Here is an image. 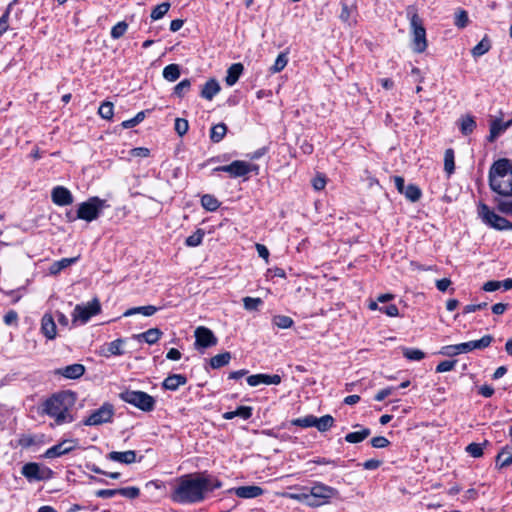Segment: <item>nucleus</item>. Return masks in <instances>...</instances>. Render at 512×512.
Here are the masks:
<instances>
[{"label": "nucleus", "instance_id": "1", "mask_svg": "<svg viewBox=\"0 0 512 512\" xmlns=\"http://www.w3.org/2000/svg\"><path fill=\"white\" fill-rule=\"evenodd\" d=\"M202 473H190L176 478L172 484L170 498L179 504H194L205 499Z\"/></svg>", "mask_w": 512, "mask_h": 512}, {"label": "nucleus", "instance_id": "2", "mask_svg": "<svg viewBox=\"0 0 512 512\" xmlns=\"http://www.w3.org/2000/svg\"><path fill=\"white\" fill-rule=\"evenodd\" d=\"M75 402V393L71 391L55 393L42 403L41 414L52 418L56 426L71 423L74 421L72 409Z\"/></svg>", "mask_w": 512, "mask_h": 512}, {"label": "nucleus", "instance_id": "3", "mask_svg": "<svg viewBox=\"0 0 512 512\" xmlns=\"http://www.w3.org/2000/svg\"><path fill=\"white\" fill-rule=\"evenodd\" d=\"M489 183L493 191L503 196L512 195V163L508 159H499L491 166Z\"/></svg>", "mask_w": 512, "mask_h": 512}, {"label": "nucleus", "instance_id": "4", "mask_svg": "<svg viewBox=\"0 0 512 512\" xmlns=\"http://www.w3.org/2000/svg\"><path fill=\"white\" fill-rule=\"evenodd\" d=\"M493 340L494 337L492 335H484L481 339L478 340L444 346L440 353L446 356H455L462 353H468L476 349L482 350L489 347Z\"/></svg>", "mask_w": 512, "mask_h": 512}, {"label": "nucleus", "instance_id": "5", "mask_svg": "<svg viewBox=\"0 0 512 512\" xmlns=\"http://www.w3.org/2000/svg\"><path fill=\"white\" fill-rule=\"evenodd\" d=\"M106 207H109L106 200L100 199L97 196L90 197L87 201L79 204L76 218L91 222L96 220Z\"/></svg>", "mask_w": 512, "mask_h": 512}, {"label": "nucleus", "instance_id": "6", "mask_svg": "<svg viewBox=\"0 0 512 512\" xmlns=\"http://www.w3.org/2000/svg\"><path fill=\"white\" fill-rule=\"evenodd\" d=\"M119 397L122 401L145 412H150L155 407V399L143 391L125 390L119 394Z\"/></svg>", "mask_w": 512, "mask_h": 512}, {"label": "nucleus", "instance_id": "7", "mask_svg": "<svg viewBox=\"0 0 512 512\" xmlns=\"http://www.w3.org/2000/svg\"><path fill=\"white\" fill-rule=\"evenodd\" d=\"M410 26L412 31L413 50L417 53H422L427 48L426 30L417 13H413L411 15Z\"/></svg>", "mask_w": 512, "mask_h": 512}, {"label": "nucleus", "instance_id": "8", "mask_svg": "<svg viewBox=\"0 0 512 512\" xmlns=\"http://www.w3.org/2000/svg\"><path fill=\"white\" fill-rule=\"evenodd\" d=\"M478 214L485 224L495 229L505 230L512 228V224H510V222L506 218L496 214L484 203L479 204Z\"/></svg>", "mask_w": 512, "mask_h": 512}, {"label": "nucleus", "instance_id": "9", "mask_svg": "<svg viewBox=\"0 0 512 512\" xmlns=\"http://www.w3.org/2000/svg\"><path fill=\"white\" fill-rule=\"evenodd\" d=\"M216 172H225L232 178L245 177L251 172H258V166L242 160H235L228 165L218 166Z\"/></svg>", "mask_w": 512, "mask_h": 512}, {"label": "nucleus", "instance_id": "10", "mask_svg": "<svg viewBox=\"0 0 512 512\" xmlns=\"http://www.w3.org/2000/svg\"><path fill=\"white\" fill-rule=\"evenodd\" d=\"M22 475L30 482L45 481L53 476V471L35 462L26 463L21 470Z\"/></svg>", "mask_w": 512, "mask_h": 512}, {"label": "nucleus", "instance_id": "11", "mask_svg": "<svg viewBox=\"0 0 512 512\" xmlns=\"http://www.w3.org/2000/svg\"><path fill=\"white\" fill-rule=\"evenodd\" d=\"M114 416V407L110 403H104L100 408L94 410L89 417H87L83 424L86 426H97L112 421Z\"/></svg>", "mask_w": 512, "mask_h": 512}, {"label": "nucleus", "instance_id": "12", "mask_svg": "<svg viewBox=\"0 0 512 512\" xmlns=\"http://www.w3.org/2000/svg\"><path fill=\"white\" fill-rule=\"evenodd\" d=\"M310 495L313 497L312 502L319 503V506L329 502V500L338 494V491L323 483H315L310 489Z\"/></svg>", "mask_w": 512, "mask_h": 512}, {"label": "nucleus", "instance_id": "13", "mask_svg": "<svg viewBox=\"0 0 512 512\" xmlns=\"http://www.w3.org/2000/svg\"><path fill=\"white\" fill-rule=\"evenodd\" d=\"M101 306L97 299L89 302L87 305H76L73 312V322L80 321L86 323L92 316L100 312Z\"/></svg>", "mask_w": 512, "mask_h": 512}, {"label": "nucleus", "instance_id": "14", "mask_svg": "<svg viewBox=\"0 0 512 512\" xmlns=\"http://www.w3.org/2000/svg\"><path fill=\"white\" fill-rule=\"evenodd\" d=\"M77 443L78 441L76 439H65L62 442L47 449L44 456L49 459L60 457L73 451L77 447Z\"/></svg>", "mask_w": 512, "mask_h": 512}, {"label": "nucleus", "instance_id": "15", "mask_svg": "<svg viewBox=\"0 0 512 512\" xmlns=\"http://www.w3.org/2000/svg\"><path fill=\"white\" fill-rule=\"evenodd\" d=\"M124 339H116L112 342L105 343L100 346L98 354L102 357L109 358L111 356H120L124 354L123 345Z\"/></svg>", "mask_w": 512, "mask_h": 512}, {"label": "nucleus", "instance_id": "16", "mask_svg": "<svg viewBox=\"0 0 512 512\" xmlns=\"http://www.w3.org/2000/svg\"><path fill=\"white\" fill-rule=\"evenodd\" d=\"M195 338L196 345L203 348L214 346L217 343V338L214 336L213 332L203 326L196 328Z\"/></svg>", "mask_w": 512, "mask_h": 512}, {"label": "nucleus", "instance_id": "17", "mask_svg": "<svg viewBox=\"0 0 512 512\" xmlns=\"http://www.w3.org/2000/svg\"><path fill=\"white\" fill-rule=\"evenodd\" d=\"M86 369L85 366L80 363H74L65 367H61L55 370L56 375L63 376L67 379H79L84 375Z\"/></svg>", "mask_w": 512, "mask_h": 512}, {"label": "nucleus", "instance_id": "18", "mask_svg": "<svg viewBox=\"0 0 512 512\" xmlns=\"http://www.w3.org/2000/svg\"><path fill=\"white\" fill-rule=\"evenodd\" d=\"M247 383L252 387L258 386L260 384L278 385L281 383V377L278 374H255L247 377Z\"/></svg>", "mask_w": 512, "mask_h": 512}, {"label": "nucleus", "instance_id": "19", "mask_svg": "<svg viewBox=\"0 0 512 512\" xmlns=\"http://www.w3.org/2000/svg\"><path fill=\"white\" fill-rule=\"evenodd\" d=\"M51 197L52 201L59 206H67L73 203L71 192L63 186L53 188Z\"/></svg>", "mask_w": 512, "mask_h": 512}, {"label": "nucleus", "instance_id": "20", "mask_svg": "<svg viewBox=\"0 0 512 512\" xmlns=\"http://www.w3.org/2000/svg\"><path fill=\"white\" fill-rule=\"evenodd\" d=\"M357 7L356 5H348L347 3L341 4V13L339 15L340 20L349 27H353L357 24Z\"/></svg>", "mask_w": 512, "mask_h": 512}, {"label": "nucleus", "instance_id": "21", "mask_svg": "<svg viewBox=\"0 0 512 512\" xmlns=\"http://www.w3.org/2000/svg\"><path fill=\"white\" fill-rule=\"evenodd\" d=\"M230 491L233 492L237 497L243 499L257 498L264 493V490L256 485L235 487Z\"/></svg>", "mask_w": 512, "mask_h": 512}, {"label": "nucleus", "instance_id": "22", "mask_svg": "<svg viewBox=\"0 0 512 512\" xmlns=\"http://www.w3.org/2000/svg\"><path fill=\"white\" fill-rule=\"evenodd\" d=\"M41 332L48 340L56 338L57 327L55 319L50 313H45L41 319Z\"/></svg>", "mask_w": 512, "mask_h": 512}, {"label": "nucleus", "instance_id": "23", "mask_svg": "<svg viewBox=\"0 0 512 512\" xmlns=\"http://www.w3.org/2000/svg\"><path fill=\"white\" fill-rule=\"evenodd\" d=\"M512 126V119L503 122L501 119H495L490 124L489 142H494L503 132Z\"/></svg>", "mask_w": 512, "mask_h": 512}, {"label": "nucleus", "instance_id": "24", "mask_svg": "<svg viewBox=\"0 0 512 512\" xmlns=\"http://www.w3.org/2000/svg\"><path fill=\"white\" fill-rule=\"evenodd\" d=\"M107 458L114 462L122 464H132L136 461V452L133 450H127L123 452L112 451L107 454Z\"/></svg>", "mask_w": 512, "mask_h": 512}, {"label": "nucleus", "instance_id": "25", "mask_svg": "<svg viewBox=\"0 0 512 512\" xmlns=\"http://www.w3.org/2000/svg\"><path fill=\"white\" fill-rule=\"evenodd\" d=\"M187 378L182 374H172L166 377L162 383V386L166 390L175 391L180 386L185 385Z\"/></svg>", "mask_w": 512, "mask_h": 512}, {"label": "nucleus", "instance_id": "26", "mask_svg": "<svg viewBox=\"0 0 512 512\" xmlns=\"http://www.w3.org/2000/svg\"><path fill=\"white\" fill-rule=\"evenodd\" d=\"M220 91V85L217 80L210 79L202 87L201 97L206 100H212Z\"/></svg>", "mask_w": 512, "mask_h": 512}, {"label": "nucleus", "instance_id": "27", "mask_svg": "<svg viewBox=\"0 0 512 512\" xmlns=\"http://www.w3.org/2000/svg\"><path fill=\"white\" fill-rule=\"evenodd\" d=\"M244 66L242 63H234L232 64L228 70L225 78V82L228 86H233L239 80L241 74L243 73Z\"/></svg>", "mask_w": 512, "mask_h": 512}, {"label": "nucleus", "instance_id": "28", "mask_svg": "<svg viewBox=\"0 0 512 512\" xmlns=\"http://www.w3.org/2000/svg\"><path fill=\"white\" fill-rule=\"evenodd\" d=\"M252 411H253V409L250 406H239L234 411L225 412L223 414V418L226 420H230L235 417H240L244 420H247L252 416Z\"/></svg>", "mask_w": 512, "mask_h": 512}, {"label": "nucleus", "instance_id": "29", "mask_svg": "<svg viewBox=\"0 0 512 512\" xmlns=\"http://www.w3.org/2000/svg\"><path fill=\"white\" fill-rule=\"evenodd\" d=\"M158 311V308L153 305H147V306H139V307H133L128 310H126L123 313L124 317H129L135 314H142L143 316L150 317L154 315Z\"/></svg>", "mask_w": 512, "mask_h": 512}, {"label": "nucleus", "instance_id": "30", "mask_svg": "<svg viewBox=\"0 0 512 512\" xmlns=\"http://www.w3.org/2000/svg\"><path fill=\"white\" fill-rule=\"evenodd\" d=\"M202 483L204 494L211 492L215 489H219L222 487V482L206 473H202Z\"/></svg>", "mask_w": 512, "mask_h": 512}, {"label": "nucleus", "instance_id": "31", "mask_svg": "<svg viewBox=\"0 0 512 512\" xmlns=\"http://www.w3.org/2000/svg\"><path fill=\"white\" fill-rule=\"evenodd\" d=\"M78 260V257H72V258H63L59 261H55L49 268V271L51 274L56 275L61 270L69 267L70 265L76 263Z\"/></svg>", "mask_w": 512, "mask_h": 512}, {"label": "nucleus", "instance_id": "32", "mask_svg": "<svg viewBox=\"0 0 512 512\" xmlns=\"http://www.w3.org/2000/svg\"><path fill=\"white\" fill-rule=\"evenodd\" d=\"M370 434L371 430L369 428H363L360 431L346 434L345 441L352 444L359 443L365 440Z\"/></svg>", "mask_w": 512, "mask_h": 512}, {"label": "nucleus", "instance_id": "33", "mask_svg": "<svg viewBox=\"0 0 512 512\" xmlns=\"http://www.w3.org/2000/svg\"><path fill=\"white\" fill-rule=\"evenodd\" d=\"M227 133V126L224 123H218L211 128L210 139L214 143H219Z\"/></svg>", "mask_w": 512, "mask_h": 512}, {"label": "nucleus", "instance_id": "34", "mask_svg": "<svg viewBox=\"0 0 512 512\" xmlns=\"http://www.w3.org/2000/svg\"><path fill=\"white\" fill-rule=\"evenodd\" d=\"M161 335L162 332L158 328H151L137 335V338L143 339L148 344H154L160 339Z\"/></svg>", "mask_w": 512, "mask_h": 512}, {"label": "nucleus", "instance_id": "35", "mask_svg": "<svg viewBox=\"0 0 512 512\" xmlns=\"http://www.w3.org/2000/svg\"><path fill=\"white\" fill-rule=\"evenodd\" d=\"M334 424V418L331 415H324L320 418L315 417L314 427L320 432L328 431Z\"/></svg>", "mask_w": 512, "mask_h": 512}, {"label": "nucleus", "instance_id": "36", "mask_svg": "<svg viewBox=\"0 0 512 512\" xmlns=\"http://www.w3.org/2000/svg\"><path fill=\"white\" fill-rule=\"evenodd\" d=\"M231 360L230 352H224L213 356L210 359V365L213 369H219L227 365Z\"/></svg>", "mask_w": 512, "mask_h": 512}, {"label": "nucleus", "instance_id": "37", "mask_svg": "<svg viewBox=\"0 0 512 512\" xmlns=\"http://www.w3.org/2000/svg\"><path fill=\"white\" fill-rule=\"evenodd\" d=\"M497 462L500 467H507L512 464V446H505L497 455Z\"/></svg>", "mask_w": 512, "mask_h": 512}, {"label": "nucleus", "instance_id": "38", "mask_svg": "<svg viewBox=\"0 0 512 512\" xmlns=\"http://www.w3.org/2000/svg\"><path fill=\"white\" fill-rule=\"evenodd\" d=\"M180 76V67L177 64H169L163 69V77L169 82L176 81Z\"/></svg>", "mask_w": 512, "mask_h": 512}, {"label": "nucleus", "instance_id": "39", "mask_svg": "<svg viewBox=\"0 0 512 512\" xmlns=\"http://www.w3.org/2000/svg\"><path fill=\"white\" fill-rule=\"evenodd\" d=\"M285 496L289 499L304 502L310 507H319V503L312 502L313 497L310 493H286Z\"/></svg>", "mask_w": 512, "mask_h": 512}, {"label": "nucleus", "instance_id": "40", "mask_svg": "<svg viewBox=\"0 0 512 512\" xmlns=\"http://www.w3.org/2000/svg\"><path fill=\"white\" fill-rule=\"evenodd\" d=\"M475 128L476 122L472 116L467 115L461 119L460 130L463 135L471 134Z\"/></svg>", "mask_w": 512, "mask_h": 512}, {"label": "nucleus", "instance_id": "41", "mask_svg": "<svg viewBox=\"0 0 512 512\" xmlns=\"http://www.w3.org/2000/svg\"><path fill=\"white\" fill-rule=\"evenodd\" d=\"M201 205L208 211H216L220 206V202L214 196L205 194L201 197Z\"/></svg>", "mask_w": 512, "mask_h": 512}, {"label": "nucleus", "instance_id": "42", "mask_svg": "<svg viewBox=\"0 0 512 512\" xmlns=\"http://www.w3.org/2000/svg\"><path fill=\"white\" fill-rule=\"evenodd\" d=\"M402 194H404L405 197L412 202L418 201L422 195L420 188L414 184H409L406 186Z\"/></svg>", "mask_w": 512, "mask_h": 512}, {"label": "nucleus", "instance_id": "43", "mask_svg": "<svg viewBox=\"0 0 512 512\" xmlns=\"http://www.w3.org/2000/svg\"><path fill=\"white\" fill-rule=\"evenodd\" d=\"M490 48V41L485 37L476 46L473 47L471 53L474 57H480L487 53Z\"/></svg>", "mask_w": 512, "mask_h": 512}, {"label": "nucleus", "instance_id": "44", "mask_svg": "<svg viewBox=\"0 0 512 512\" xmlns=\"http://www.w3.org/2000/svg\"><path fill=\"white\" fill-rule=\"evenodd\" d=\"M204 235V230L197 229L192 235L186 238L185 244L189 247H197L202 243Z\"/></svg>", "mask_w": 512, "mask_h": 512}, {"label": "nucleus", "instance_id": "45", "mask_svg": "<svg viewBox=\"0 0 512 512\" xmlns=\"http://www.w3.org/2000/svg\"><path fill=\"white\" fill-rule=\"evenodd\" d=\"M444 169L447 172L448 175H451L454 172L455 169V163H454V151L453 149L449 148L445 151L444 154Z\"/></svg>", "mask_w": 512, "mask_h": 512}, {"label": "nucleus", "instance_id": "46", "mask_svg": "<svg viewBox=\"0 0 512 512\" xmlns=\"http://www.w3.org/2000/svg\"><path fill=\"white\" fill-rule=\"evenodd\" d=\"M272 322L275 326L280 329H288L290 328L294 321L291 317L285 315H276L273 317Z\"/></svg>", "mask_w": 512, "mask_h": 512}, {"label": "nucleus", "instance_id": "47", "mask_svg": "<svg viewBox=\"0 0 512 512\" xmlns=\"http://www.w3.org/2000/svg\"><path fill=\"white\" fill-rule=\"evenodd\" d=\"M403 355L408 360L413 361H420L424 358L425 354L420 349H414V348H403L402 349Z\"/></svg>", "mask_w": 512, "mask_h": 512}, {"label": "nucleus", "instance_id": "48", "mask_svg": "<svg viewBox=\"0 0 512 512\" xmlns=\"http://www.w3.org/2000/svg\"><path fill=\"white\" fill-rule=\"evenodd\" d=\"M128 30V23L120 21L111 29V37L115 40L121 38Z\"/></svg>", "mask_w": 512, "mask_h": 512}, {"label": "nucleus", "instance_id": "49", "mask_svg": "<svg viewBox=\"0 0 512 512\" xmlns=\"http://www.w3.org/2000/svg\"><path fill=\"white\" fill-rule=\"evenodd\" d=\"M170 9V3L164 2L157 5L151 12V18L153 20L161 19Z\"/></svg>", "mask_w": 512, "mask_h": 512}, {"label": "nucleus", "instance_id": "50", "mask_svg": "<svg viewBox=\"0 0 512 512\" xmlns=\"http://www.w3.org/2000/svg\"><path fill=\"white\" fill-rule=\"evenodd\" d=\"M488 442L485 441L483 444L479 443H470L466 447V452L474 458H479L483 455V446L487 445Z\"/></svg>", "mask_w": 512, "mask_h": 512}, {"label": "nucleus", "instance_id": "51", "mask_svg": "<svg viewBox=\"0 0 512 512\" xmlns=\"http://www.w3.org/2000/svg\"><path fill=\"white\" fill-rule=\"evenodd\" d=\"M292 425L308 428V427H314L315 424V416L313 415H307L302 418L293 419L291 421Z\"/></svg>", "mask_w": 512, "mask_h": 512}, {"label": "nucleus", "instance_id": "52", "mask_svg": "<svg viewBox=\"0 0 512 512\" xmlns=\"http://www.w3.org/2000/svg\"><path fill=\"white\" fill-rule=\"evenodd\" d=\"M113 109V103L103 102L98 109V113L103 119L110 120L113 117Z\"/></svg>", "mask_w": 512, "mask_h": 512}, {"label": "nucleus", "instance_id": "53", "mask_svg": "<svg viewBox=\"0 0 512 512\" xmlns=\"http://www.w3.org/2000/svg\"><path fill=\"white\" fill-rule=\"evenodd\" d=\"M288 59L287 55L285 53H280L278 57L276 58L273 66L271 67V71L273 73H278L282 71L285 66L287 65Z\"/></svg>", "mask_w": 512, "mask_h": 512}, {"label": "nucleus", "instance_id": "54", "mask_svg": "<svg viewBox=\"0 0 512 512\" xmlns=\"http://www.w3.org/2000/svg\"><path fill=\"white\" fill-rule=\"evenodd\" d=\"M145 118V112L140 111L136 114L135 117L125 120L122 122V127L125 129L133 128L136 125H138L140 122H142Z\"/></svg>", "mask_w": 512, "mask_h": 512}, {"label": "nucleus", "instance_id": "55", "mask_svg": "<svg viewBox=\"0 0 512 512\" xmlns=\"http://www.w3.org/2000/svg\"><path fill=\"white\" fill-rule=\"evenodd\" d=\"M469 19L468 14L465 10H458L455 14V26L458 28H465L468 25Z\"/></svg>", "mask_w": 512, "mask_h": 512}, {"label": "nucleus", "instance_id": "56", "mask_svg": "<svg viewBox=\"0 0 512 512\" xmlns=\"http://www.w3.org/2000/svg\"><path fill=\"white\" fill-rule=\"evenodd\" d=\"M117 493L129 499H135L139 496L140 490L137 487H125L117 489Z\"/></svg>", "mask_w": 512, "mask_h": 512}, {"label": "nucleus", "instance_id": "57", "mask_svg": "<svg viewBox=\"0 0 512 512\" xmlns=\"http://www.w3.org/2000/svg\"><path fill=\"white\" fill-rule=\"evenodd\" d=\"M191 82L188 79H184L180 81L175 87H174V94L178 97H183L184 94L190 89Z\"/></svg>", "mask_w": 512, "mask_h": 512}, {"label": "nucleus", "instance_id": "58", "mask_svg": "<svg viewBox=\"0 0 512 512\" xmlns=\"http://www.w3.org/2000/svg\"><path fill=\"white\" fill-rule=\"evenodd\" d=\"M174 128L179 136H183L188 131V128H189L188 121L183 118H176Z\"/></svg>", "mask_w": 512, "mask_h": 512}, {"label": "nucleus", "instance_id": "59", "mask_svg": "<svg viewBox=\"0 0 512 512\" xmlns=\"http://www.w3.org/2000/svg\"><path fill=\"white\" fill-rule=\"evenodd\" d=\"M261 304L262 300L260 298L245 297L243 299V305L246 310H257Z\"/></svg>", "mask_w": 512, "mask_h": 512}, {"label": "nucleus", "instance_id": "60", "mask_svg": "<svg viewBox=\"0 0 512 512\" xmlns=\"http://www.w3.org/2000/svg\"><path fill=\"white\" fill-rule=\"evenodd\" d=\"M455 365H456V360L442 361L436 366V372L444 373V372L451 371L454 369Z\"/></svg>", "mask_w": 512, "mask_h": 512}, {"label": "nucleus", "instance_id": "61", "mask_svg": "<svg viewBox=\"0 0 512 512\" xmlns=\"http://www.w3.org/2000/svg\"><path fill=\"white\" fill-rule=\"evenodd\" d=\"M9 15H10V6L6 9L4 14L0 17V36H2L8 30Z\"/></svg>", "mask_w": 512, "mask_h": 512}, {"label": "nucleus", "instance_id": "62", "mask_svg": "<svg viewBox=\"0 0 512 512\" xmlns=\"http://www.w3.org/2000/svg\"><path fill=\"white\" fill-rule=\"evenodd\" d=\"M390 444L389 440L384 436H377L371 439V445L374 448H385Z\"/></svg>", "mask_w": 512, "mask_h": 512}, {"label": "nucleus", "instance_id": "63", "mask_svg": "<svg viewBox=\"0 0 512 512\" xmlns=\"http://www.w3.org/2000/svg\"><path fill=\"white\" fill-rule=\"evenodd\" d=\"M379 311H381L382 313H385L387 316H390V317H396L399 315L398 307L394 304L383 306V307L379 308Z\"/></svg>", "mask_w": 512, "mask_h": 512}, {"label": "nucleus", "instance_id": "64", "mask_svg": "<svg viewBox=\"0 0 512 512\" xmlns=\"http://www.w3.org/2000/svg\"><path fill=\"white\" fill-rule=\"evenodd\" d=\"M313 188L317 191L323 190L326 185V178L324 175H317L312 180Z\"/></svg>", "mask_w": 512, "mask_h": 512}]
</instances>
